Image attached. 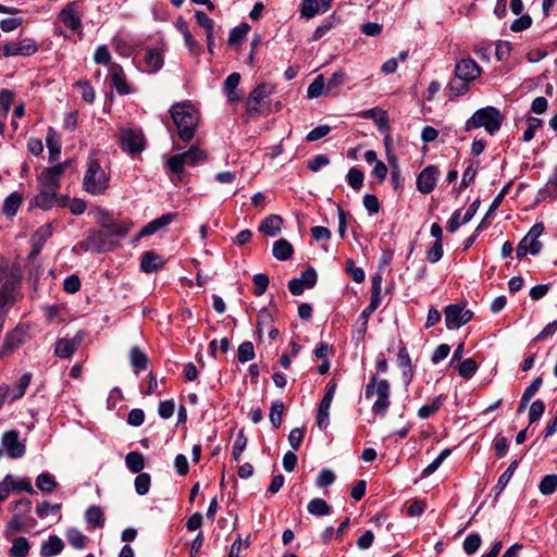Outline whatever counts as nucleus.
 <instances>
[{"label": "nucleus", "instance_id": "obj_56", "mask_svg": "<svg viewBox=\"0 0 557 557\" xmlns=\"http://www.w3.org/2000/svg\"><path fill=\"white\" fill-rule=\"evenodd\" d=\"M237 357L240 362H247L255 358V349L251 342H244L239 345Z\"/></svg>", "mask_w": 557, "mask_h": 557}, {"label": "nucleus", "instance_id": "obj_62", "mask_svg": "<svg viewBox=\"0 0 557 557\" xmlns=\"http://www.w3.org/2000/svg\"><path fill=\"white\" fill-rule=\"evenodd\" d=\"M545 411V405L542 400L537 399L533 401L529 409V421L530 423H534L537 421Z\"/></svg>", "mask_w": 557, "mask_h": 557}, {"label": "nucleus", "instance_id": "obj_20", "mask_svg": "<svg viewBox=\"0 0 557 557\" xmlns=\"http://www.w3.org/2000/svg\"><path fill=\"white\" fill-rule=\"evenodd\" d=\"M360 116L363 119L373 120L380 132H387L389 129V119L385 110L381 108H372L370 110L362 111Z\"/></svg>", "mask_w": 557, "mask_h": 557}, {"label": "nucleus", "instance_id": "obj_44", "mask_svg": "<svg viewBox=\"0 0 557 557\" xmlns=\"http://www.w3.org/2000/svg\"><path fill=\"white\" fill-rule=\"evenodd\" d=\"M185 165L182 153L170 156L165 160L166 169L177 176H181L184 173Z\"/></svg>", "mask_w": 557, "mask_h": 557}, {"label": "nucleus", "instance_id": "obj_18", "mask_svg": "<svg viewBox=\"0 0 557 557\" xmlns=\"http://www.w3.org/2000/svg\"><path fill=\"white\" fill-rule=\"evenodd\" d=\"M109 76L111 81V86L117 91V94L128 95L131 92V87L126 81L124 71L120 64H110Z\"/></svg>", "mask_w": 557, "mask_h": 557}, {"label": "nucleus", "instance_id": "obj_32", "mask_svg": "<svg viewBox=\"0 0 557 557\" xmlns=\"http://www.w3.org/2000/svg\"><path fill=\"white\" fill-rule=\"evenodd\" d=\"M132 225L133 224L129 221H122L119 223L111 221L103 230L106 231L110 239H112L113 237L125 236L129 232Z\"/></svg>", "mask_w": 557, "mask_h": 557}, {"label": "nucleus", "instance_id": "obj_35", "mask_svg": "<svg viewBox=\"0 0 557 557\" xmlns=\"http://www.w3.org/2000/svg\"><path fill=\"white\" fill-rule=\"evenodd\" d=\"M125 465L133 473H140L145 468L144 455L138 451H129L125 457Z\"/></svg>", "mask_w": 557, "mask_h": 557}, {"label": "nucleus", "instance_id": "obj_2", "mask_svg": "<svg viewBox=\"0 0 557 557\" xmlns=\"http://www.w3.org/2000/svg\"><path fill=\"white\" fill-rule=\"evenodd\" d=\"M503 123V116L495 107H485L476 110L466 122L465 129L470 132L474 128L483 127L488 134L496 133Z\"/></svg>", "mask_w": 557, "mask_h": 557}, {"label": "nucleus", "instance_id": "obj_47", "mask_svg": "<svg viewBox=\"0 0 557 557\" xmlns=\"http://www.w3.org/2000/svg\"><path fill=\"white\" fill-rule=\"evenodd\" d=\"M518 468V461L517 460H513L509 467L507 468V470L498 478V481L495 485V490L497 491V494L502 493L505 487L507 486V484L509 483V481L511 480L516 469Z\"/></svg>", "mask_w": 557, "mask_h": 557}, {"label": "nucleus", "instance_id": "obj_53", "mask_svg": "<svg viewBox=\"0 0 557 557\" xmlns=\"http://www.w3.org/2000/svg\"><path fill=\"white\" fill-rule=\"evenodd\" d=\"M346 74L343 71H336L326 83V92H335L346 83Z\"/></svg>", "mask_w": 557, "mask_h": 557}, {"label": "nucleus", "instance_id": "obj_24", "mask_svg": "<svg viewBox=\"0 0 557 557\" xmlns=\"http://www.w3.org/2000/svg\"><path fill=\"white\" fill-rule=\"evenodd\" d=\"M64 544L57 535H50L47 541L41 544L40 555L42 557H53L63 550Z\"/></svg>", "mask_w": 557, "mask_h": 557}, {"label": "nucleus", "instance_id": "obj_21", "mask_svg": "<svg viewBox=\"0 0 557 557\" xmlns=\"http://www.w3.org/2000/svg\"><path fill=\"white\" fill-rule=\"evenodd\" d=\"M165 51L164 47L161 48H148L146 50L144 60L145 64L150 72L159 71L164 63L163 53Z\"/></svg>", "mask_w": 557, "mask_h": 557}, {"label": "nucleus", "instance_id": "obj_5", "mask_svg": "<svg viewBox=\"0 0 557 557\" xmlns=\"http://www.w3.org/2000/svg\"><path fill=\"white\" fill-rule=\"evenodd\" d=\"M21 275L17 270L8 264L0 265V305L10 306L15 300V293Z\"/></svg>", "mask_w": 557, "mask_h": 557}, {"label": "nucleus", "instance_id": "obj_4", "mask_svg": "<svg viewBox=\"0 0 557 557\" xmlns=\"http://www.w3.org/2000/svg\"><path fill=\"white\" fill-rule=\"evenodd\" d=\"M83 187L91 195H102L109 187V176L95 158L89 157L87 160Z\"/></svg>", "mask_w": 557, "mask_h": 557}, {"label": "nucleus", "instance_id": "obj_16", "mask_svg": "<svg viewBox=\"0 0 557 557\" xmlns=\"http://www.w3.org/2000/svg\"><path fill=\"white\" fill-rule=\"evenodd\" d=\"M59 18L67 28L79 32V37H82V17L75 2L67 3L59 13Z\"/></svg>", "mask_w": 557, "mask_h": 557}, {"label": "nucleus", "instance_id": "obj_12", "mask_svg": "<svg viewBox=\"0 0 557 557\" xmlns=\"http://www.w3.org/2000/svg\"><path fill=\"white\" fill-rule=\"evenodd\" d=\"M336 383L331 381L327 384L326 392L320 403L317 414V424L321 430H325L329 426L330 408L336 392Z\"/></svg>", "mask_w": 557, "mask_h": 557}, {"label": "nucleus", "instance_id": "obj_9", "mask_svg": "<svg viewBox=\"0 0 557 557\" xmlns=\"http://www.w3.org/2000/svg\"><path fill=\"white\" fill-rule=\"evenodd\" d=\"M70 165V161L59 163L54 166L47 168L38 176L39 186L41 188L58 190L60 187V180L65 169Z\"/></svg>", "mask_w": 557, "mask_h": 557}, {"label": "nucleus", "instance_id": "obj_46", "mask_svg": "<svg viewBox=\"0 0 557 557\" xmlns=\"http://www.w3.org/2000/svg\"><path fill=\"white\" fill-rule=\"evenodd\" d=\"M284 412V404L282 400H275L272 403L270 409V421L274 429H278L282 424V417Z\"/></svg>", "mask_w": 557, "mask_h": 557}, {"label": "nucleus", "instance_id": "obj_64", "mask_svg": "<svg viewBox=\"0 0 557 557\" xmlns=\"http://www.w3.org/2000/svg\"><path fill=\"white\" fill-rule=\"evenodd\" d=\"M255 284V294L261 296L265 293L269 286V277L265 274L258 273L252 278Z\"/></svg>", "mask_w": 557, "mask_h": 557}, {"label": "nucleus", "instance_id": "obj_37", "mask_svg": "<svg viewBox=\"0 0 557 557\" xmlns=\"http://www.w3.org/2000/svg\"><path fill=\"white\" fill-rule=\"evenodd\" d=\"M52 235V224L47 223L40 226L36 233L32 237L33 246L36 250H39L42 245L50 238Z\"/></svg>", "mask_w": 557, "mask_h": 557}, {"label": "nucleus", "instance_id": "obj_48", "mask_svg": "<svg viewBox=\"0 0 557 557\" xmlns=\"http://www.w3.org/2000/svg\"><path fill=\"white\" fill-rule=\"evenodd\" d=\"M443 399V396H438L434 398L430 404L422 406L418 411L419 418L428 419L429 417L434 414L441 408Z\"/></svg>", "mask_w": 557, "mask_h": 557}, {"label": "nucleus", "instance_id": "obj_13", "mask_svg": "<svg viewBox=\"0 0 557 557\" xmlns=\"http://www.w3.org/2000/svg\"><path fill=\"white\" fill-rule=\"evenodd\" d=\"M18 436L20 434L15 430H10L2 434L1 444L4 447L8 456L12 459L23 457L26 451V447L18 440Z\"/></svg>", "mask_w": 557, "mask_h": 557}, {"label": "nucleus", "instance_id": "obj_28", "mask_svg": "<svg viewBox=\"0 0 557 557\" xmlns=\"http://www.w3.org/2000/svg\"><path fill=\"white\" fill-rule=\"evenodd\" d=\"M163 265L160 256L153 251H147L141 257L140 269L146 273H152Z\"/></svg>", "mask_w": 557, "mask_h": 557}, {"label": "nucleus", "instance_id": "obj_55", "mask_svg": "<svg viewBox=\"0 0 557 557\" xmlns=\"http://www.w3.org/2000/svg\"><path fill=\"white\" fill-rule=\"evenodd\" d=\"M247 446V438L244 434V431H239L237 434L233 447H232V456L235 461H238L242 453L245 450Z\"/></svg>", "mask_w": 557, "mask_h": 557}, {"label": "nucleus", "instance_id": "obj_36", "mask_svg": "<svg viewBox=\"0 0 557 557\" xmlns=\"http://www.w3.org/2000/svg\"><path fill=\"white\" fill-rule=\"evenodd\" d=\"M85 519L91 528H102L104 524L103 511L98 506H90L85 512Z\"/></svg>", "mask_w": 557, "mask_h": 557}, {"label": "nucleus", "instance_id": "obj_25", "mask_svg": "<svg viewBox=\"0 0 557 557\" xmlns=\"http://www.w3.org/2000/svg\"><path fill=\"white\" fill-rule=\"evenodd\" d=\"M58 190H50L40 187L39 194L35 197V205L42 210L51 209L57 201Z\"/></svg>", "mask_w": 557, "mask_h": 557}, {"label": "nucleus", "instance_id": "obj_33", "mask_svg": "<svg viewBox=\"0 0 557 557\" xmlns=\"http://www.w3.org/2000/svg\"><path fill=\"white\" fill-rule=\"evenodd\" d=\"M47 147L49 149V161L53 162L61 153V144L59 135L50 128L46 137Z\"/></svg>", "mask_w": 557, "mask_h": 557}, {"label": "nucleus", "instance_id": "obj_50", "mask_svg": "<svg viewBox=\"0 0 557 557\" xmlns=\"http://www.w3.org/2000/svg\"><path fill=\"white\" fill-rule=\"evenodd\" d=\"M476 370L478 363L471 358L461 361L458 366V373L463 379H471Z\"/></svg>", "mask_w": 557, "mask_h": 557}, {"label": "nucleus", "instance_id": "obj_63", "mask_svg": "<svg viewBox=\"0 0 557 557\" xmlns=\"http://www.w3.org/2000/svg\"><path fill=\"white\" fill-rule=\"evenodd\" d=\"M512 46L509 41H499L495 48V55L498 61H506L509 59Z\"/></svg>", "mask_w": 557, "mask_h": 557}, {"label": "nucleus", "instance_id": "obj_38", "mask_svg": "<svg viewBox=\"0 0 557 557\" xmlns=\"http://www.w3.org/2000/svg\"><path fill=\"white\" fill-rule=\"evenodd\" d=\"M308 511L312 516L322 517L331 513L330 505L322 498H313L308 504Z\"/></svg>", "mask_w": 557, "mask_h": 557}, {"label": "nucleus", "instance_id": "obj_17", "mask_svg": "<svg viewBox=\"0 0 557 557\" xmlns=\"http://www.w3.org/2000/svg\"><path fill=\"white\" fill-rule=\"evenodd\" d=\"M438 170L434 165L425 168L417 178V188L422 194H430L436 185Z\"/></svg>", "mask_w": 557, "mask_h": 557}, {"label": "nucleus", "instance_id": "obj_54", "mask_svg": "<svg viewBox=\"0 0 557 557\" xmlns=\"http://www.w3.org/2000/svg\"><path fill=\"white\" fill-rule=\"evenodd\" d=\"M363 178V173L357 168H351L347 173V183L354 190H359L362 187Z\"/></svg>", "mask_w": 557, "mask_h": 557}, {"label": "nucleus", "instance_id": "obj_39", "mask_svg": "<svg viewBox=\"0 0 557 557\" xmlns=\"http://www.w3.org/2000/svg\"><path fill=\"white\" fill-rule=\"evenodd\" d=\"M29 548L30 546L27 539L20 536L13 540L9 554L11 557H26Z\"/></svg>", "mask_w": 557, "mask_h": 557}, {"label": "nucleus", "instance_id": "obj_59", "mask_svg": "<svg viewBox=\"0 0 557 557\" xmlns=\"http://www.w3.org/2000/svg\"><path fill=\"white\" fill-rule=\"evenodd\" d=\"M248 30H249V26L247 24H243L240 26L234 27L230 33L228 42L231 45L240 44L244 40V38L246 37Z\"/></svg>", "mask_w": 557, "mask_h": 557}, {"label": "nucleus", "instance_id": "obj_49", "mask_svg": "<svg viewBox=\"0 0 557 557\" xmlns=\"http://www.w3.org/2000/svg\"><path fill=\"white\" fill-rule=\"evenodd\" d=\"M324 90H326V84L324 82L323 75H318L314 81L309 85L307 89V95L309 98H318L320 97Z\"/></svg>", "mask_w": 557, "mask_h": 557}, {"label": "nucleus", "instance_id": "obj_26", "mask_svg": "<svg viewBox=\"0 0 557 557\" xmlns=\"http://www.w3.org/2000/svg\"><path fill=\"white\" fill-rule=\"evenodd\" d=\"M239 81V73H232L226 77L224 82L223 89L230 102H237L239 100V96L236 92Z\"/></svg>", "mask_w": 557, "mask_h": 557}, {"label": "nucleus", "instance_id": "obj_1", "mask_svg": "<svg viewBox=\"0 0 557 557\" xmlns=\"http://www.w3.org/2000/svg\"><path fill=\"white\" fill-rule=\"evenodd\" d=\"M171 117L176 126L180 138L188 143L193 139L198 126L199 114L188 101L173 104L170 108Z\"/></svg>", "mask_w": 557, "mask_h": 557}, {"label": "nucleus", "instance_id": "obj_7", "mask_svg": "<svg viewBox=\"0 0 557 557\" xmlns=\"http://www.w3.org/2000/svg\"><path fill=\"white\" fill-rule=\"evenodd\" d=\"M38 51V44L33 38H22L0 44V57H29Z\"/></svg>", "mask_w": 557, "mask_h": 557}, {"label": "nucleus", "instance_id": "obj_40", "mask_svg": "<svg viewBox=\"0 0 557 557\" xmlns=\"http://www.w3.org/2000/svg\"><path fill=\"white\" fill-rule=\"evenodd\" d=\"M66 540L69 543L76 549H83L88 542V539L86 535H84L78 529L76 528H70L66 531Z\"/></svg>", "mask_w": 557, "mask_h": 557}, {"label": "nucleus", "instance_id": "obj_61", "mask_svg": "<svg viewBox=\"0 0 557 557\" xmlns=\"http://www.w3.org/2000/svg\"><path fill=\"white\" fill-rule=\"evenodd\" d=\"M527 124L528 127L523 132L522 136L523 141H530L534 137L536 129L542 125V120L537 117H529L527 120Z\"/></svg>", "mask_w": 557, "mask_h": 557}, {"label": "nucleus", "instance_id": "obj_57", "mask_svg": "<svg viewBox=\"0 0 557 557\" xmlns=\"http://www.w3.org/2000/svg\"><path fill=\"white\" fill-rule=\"evenodd\" d=\"M89 214L94 216L95 221L101 226L102 230L112 221L110 213L99 207L91 209Z\"/></svg>", "mask_w": 557, "mask_h": 557}, {"label": "nucleus", "instance_id": "obj_15", "mask_svg": "<svg viewBox=\"0 0 557 557\" xmlns=\"http://www.w3.org/2000/svg\"><path fill=\"white\" fill-rule=\"evenodd\" d=\"M274 86L269 83L258 85L249 95L247 107L250 112H258L264 100L272 95Z\"/></svg>", "mask_w": 557, "mask_h": 557}, {"label": "nucleus", "instance_id": "obj_6", "mask_svg": "<svg viewBox=\"0 0 557 557\" xmlns=\"http://www.w3.org/2000/svg\"><path fill=\"white\" fill-rule=\"evenodd\" d=\"M543 231L544 226L541 223H536L531 227L516 249L518 259L523 258L528 253L536 255L540 252L542 244L539 240V237L542 235Z\"/></svg>", "mask_w": 557, "mask_h": 557}, {"label": "nucleus", "instance_id": "obj_23", "mask_svg": "<svg viewBox=\"0 0 557 557\" xmlns=\"http://www.w3.org/2000/svg\"><path fill=\"white\" fill-rule=\"evenodd\" d=\"M175 27L182 34L184 41H185V46L187 47L189 52L191 54H198V51H199L198 44L194 39V37L189 30L188 23L183 17H178L175 21Z\"/></svg>", "mask_w": 557, "mask_h": 557}, {"label": "nucleus", "instance_id": "obj_34", "mask_svg": "<svg viewBox=\"0 0 557 557\" xmlns=\"http://www.w3.org/2000/svg\"><path fill=\"white\" fill-rule=\"evenodd\" d=\"M129 359L131 364L136 373L147 368L148 357L138 347H132L129 351Z\"/></svg>", "mask_w": 557, "mask_h": 557}, {"label": "nucleus", "instance_id": "obj_58", "mask_svg": "<svg viewBox=\"0 0 557 557\" xmlns=\"http://www.w3.org/2000/svg\"><path fill=\"white\" fill-rule=\"evenodd\" d=\"M481 545V536L478 533L469 534L463 541V549L467 554H474Z\"/></svg>", "mask_w": 557, "mask_h": 557}, {"label": "nucleus", "instance_id": "obj_29", "mask_svg": "<svg viewBox=\"0 0 557 557\" xmlns=\"http://www.w3.org/2000/svg\"><path fill=\"white\" fill-rule=\"evenodd\" d=\"M27 332L23 326H16L13 331H11L4 341V345L8 349L14 350L16 349L26 338Z\"/></svg>", "mask_w": 557, "mask_h": 557}, {"label": "nucleus", "instance_id": "obj_45", "mask_svg": "<svg viewBox=\"0 0 557 557\" xmlns=\"http://www.w3.org/2000/svg\"><path fill=\"white\" fill-rule=\"evenodd\" d=\"M322 12L319 0H304L300 7V15L305 18H312L315 14Z\"/></svg>", "mask_w": 557, "mask_h": 557}, {"label": "nucleus", "instance_id": "obj_27", "mask_svg": "<svg viewBox=\"0 0 557 557\" xmlns=\"http://www.w3.org/2000/svg\"><path fill=\"white\" fill-rule=\"evenodd\" d=\"M272 252L275 259L285 261L293 256L294 248L287 239L281 238L273 244Z\"/></svg>", "mask_w": 557, "mask_h": 557}, {"label": "nucleus", "instance_id": "obj_52", "mask_svg": "<svg viewBox=\"0 0 557 557\" xmlns=\"http://www.w3.org/2000/svg\"><path fill=\"white\" fill-rule=\"evenodd\" d=\"M540 492L543 495H550L557 488V475L556 474H547L545 475L539 485Z\"/></svg>", "mask_w": 557, "mask_h": 557}, {"label": "nucleus", "instance_id": "obj_22", "mask_svg": "<svg viewBox=\"0 0 557 557\" xmlns=\"http://www.w3.org/2000/svg\"><path fill=\"white\" fill-rule=\"evenodd\" d=\"M283 225V219L277 214L267 216L259 226V232L263 235L274 237L280 234Z\"/></svg>", "mask_w": 557, "mask_h": 557}, {"label": "nucleus", "instance_id": "obj_10", "mask_svg": "<svg viewBox=\"0 0 557 557\" xmlns=\"http://www.w3.org/2000/svg\"><path fill=\"white\" fill-rule=\"evenodd\" d=\"M120 143L124 151L140 153L145 148V138L141 131L123 128L120 133Z\"/></svg>", "mask_w": 557, "mask_h": 557}, {"label": "nucleus", "instance_id": "obj_3", "mask_svg": "<svg viewBox=\"0 0 557 557\" xmlns=\"http://www.w3.org/2000/svg\"><path fill=\"white\" fill-rule=\"evenodd\" d=\"M364 395L367 398L375 395L376 400L373 403L372 412L376 416H385L391 405V385L388 381L385 379L379 380L376 375H372L366 386Z\"/></svg>", "mask_w": 557, "mask_h": 557}, {"label": "nucleus", "instance_id": "obj_41", "mask_svg": "<svg viewBox=\"0 0 557 557\" xmlns=\"http://www.w3.org/2000/svg\"><path fill=\"white\" fill-rule=\"evenodd\" d=\"M22 203V196L18 193H12L3 202V213L8 216H14Z\"/></svg>", "mask_w": 557, "mask_h": 557}, {"label": "nucleus", "instance_id": "obj_30", "mask_svg": "<svg viewBox=\"0 0 557 557\" xmlns=\"http://www.w3.org/2000/svg\"><path fill=\"white\" fill-rule=\"evenodd\" d=\"M30 380H32V375L30 373H24L20 380L17 381L16 385L13 387V389H9L8 388V392H7V396H9L11 398L12 401L14 400H17L20 398H22L25 393H26V389L27 387L29 386L30 384Z\"/></svg>", "mask_w": 557, "mask_h": 557}, {"label": "nucleus", "instance_id": "obj_11", "mask_svg": "<svg viewBox=\"0 0 557 557\" xmlns=\"http://www.w3.org/2000/svg\"><path fill=\"white\" fill-rule=\"evenodd\" d=\"M472 319V312L459 305H449L445 308V323L448 330H457Z\"/></svg>", "mask_w": 557, "mask_h": 557}, {"label": "nucleus", "instance_id": "obj_8", "mask_svg": "<svg viewBox=\"0 0 557 557\" xmlns=\"http://www.w3.org/2000/svg\"><path fill=\"white\" fill-rule=\"evenodd\" d=\"M114 242L110 239L104 230L89 231L86 239L79 243L84 251L106 252L113 248Z\"/></svg>", "mask_w": 557, "mask_h": 557}, {"label": "nucleus", "instance_id": "obj_60", "mask_svg": "<svg viewBox=\"0 0 557 557\" xmlns=\"http://www.w3.org/2000/svg\"><path fill=\"white\" fill-rule=\"evenodd\" d=\"M336 479L335 473L330 469H322L315 480L318 487H326L334 483Z\"/></svg>", "mask_w": 557, "mask_h": 557}, {"label": "nucleus", "instance_id": "obj_42", "mask_svg": "<svg viewBox=\"0 0 557 557\" xmlns=\"http://www.w3.org/2000/svg\"><path fill=\"white\" fill-rule=\"evenodd\" d=\"M5 482L9 483V488L12 487L13 490L24 491L28 494H35V490L30 481L26 478L15 479L13 475L7 474Z\"/></svg>", "mask_w": 557, "mask_h": 557}, {"label": "nucleus", "instance_id": "obj_19", "mask_svg": "<svg viewBox=\"0 0 557 557\" xmlns=\"http://www.w3.org/2000/svg\"><path fill=\"white\" fill-rule=\"evenodd\" d=\"M82 338L75 336L74 338H60L55 343L54 354L57 357L66 359L71 358L81 345Z\"/></svg>", "mask_w": 557, "mask_h": 557}, {"label": "nucleus", "instance_id": "obj_14", "mask_svg": "<svg viewBox=\"0 0 557 557\" xmlns=\"http://www.w3.org/2000/svg\"><path fill=\"white\" fill-rule=\"evenodd\" d=\"M482 73V69L471 58L461 59L455 66L456 76L465 82L470 83L475 81Z\"/></svg>", "mask_w": 557, "mask_h": 557}, {"label": "nucleus", "instance_id": "obj_51", "mask_svg": "<svg viewBox=\"0 0 557 557\" xmlns=\"http://www.w3.org/2000/svg\"><path fill=\"white\" fill-rule=\"evenodd\" d=\"M151 483L150 474L148 473H138L135 478L134 485L136 493L140 496L146 495L149 492Z\"/></svg>", "mask_w": 557, "mask_h": 557}, {"label": "nucleus", "instance_id": "obj_43", "mask_svg": "<svg viewBox=\"0 0 557 557\" xmlns=\"http://www.w3.org/2000/svg\"><path fill=\"white\" fill-rule=\"evenodd\" d=\"M57 485L54 476L48 472L40 473L36 479V486L44 493H52Z\"/></svg>", "mask_w": 557, "mask_h": 557}, {"label": "nucleus", "instance_id": "obj_31", "mask_svg": "<svg viewBox=\"0 0 557 557\" xmlns=\"http://www.w3.org/2000/svg\"><path fill=\"white\" fill-rule=\"evenodd\" d=\"M185 164L195 166L199 162H202L207 159V152L202 150L200 147L194 145L187 151L182 153Z\"/></svg>", "mask_w": 557, "mask_h": 557}]
</instances>
